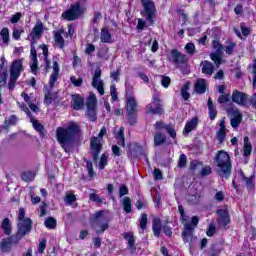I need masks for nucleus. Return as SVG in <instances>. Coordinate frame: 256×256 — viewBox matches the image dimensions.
<instances>
[{
  "label": "nucleus",
  "instance_id": "1",
  "mask_svg": "<svg viewBox=\"0 0 256 256\" xmlns=\"http://www.w3.org/2000/svg\"><path fill=\"white\" fill-rule=\"evenodd\" d=\"M80 131L81 128L75 122L70 123L66 128L58 127L56 129V139L65 153L73 151V141H75V137L79 135Z\"/></svg>",
  "mask_w": 256,
  "mask_h": 256
},
{
  "label": "nucleus",
  "instance_id": "2",
  "mask_svg": "<svg viewBox=\"0 0 256 256\" xmlns=\"http://www.w3.org/2000/svg\"><path fill=\"white\" fill-rule=\"evenodd\" d=\"M216 163L218 169V175L220 177H229V173H231V160L229 154L227 152L221 150L216 155Z\"/></svg>",
  "mask_w": 256,
  "mask_h": 256
},
{
  "label": "nucleus",
  "instance_id": "3",
  "mask_svg": "<svg viewBox=\"0 0 256 256\" xmlns=\"http://www.w3.org/2000/svg\"><path fill=\"white\" fill-rule=\"evenodd\" d=\"M103 215H105V210H100L94 213L91 217L92 227L96 233H105V231L109 229V222Z\"/></svg>",
  "mask_w": 256,
  "mask_h": 256
},
{
  "label": "nucleus",
  "instance_id": "4",
  "mask_svg": "<svg viewBox=\"0 0 256 256\" xmlns=\"http://www.w3.org/2000/svg\"><path fill=\"white\" fill-rule=\"evenodd\" d=\"M21 71H23V62L21 60H15L10 69V80L8 83L10 91L15 89V83H17V79H19Z\"/></svg>",
  "mask_w": 256,
  "mask_h": 256
},
{
  "label": "nucleus",
  "instance_id": "5",
  "mask_svg": "<svg viewBox=\"0 0 256 256\" xmlns=\"http://www.w3.org/2000/svg\"><path fill=\"white\" fill-rule=\"evenodd\" d=\"M126 111L130 125H135V123H137V100L135 97H126Z\"/></svg>",
  "mask_w": 256,
  "mask_h": 256
},
{
  "label": "nucleus",
  "instance_id": "6",
  "mask_svg": "<svg viewBox=\"0 0 256 256\" xmlns=\"http://www.w3.org/2000/svg\"><path fill=\"white\" fill-rule=\"evenodd\" d=\"M146 113L148 115L163 114V104H161V98H159V93H154L152 103L146 106Z\"/></svg>",
  "mask_w": 256,
  "mask_h": 256
},
{
  "label": "nucleus",
  "instance_id": "7",
  "mask_svg": "<svg viewBox=\"0 0 256 256\" xmlns=\"http://www.w3.org/2000/svg\"><path fill=\"white\" fill-rule=\"evenodd\" d=\"M85 10L81 8L79 3L73 4L70 9L62 13V18L66 21H75L80 15H83Z\"/></svg>",
  "mask_w": 256,
  "mask_h": 256
},
{
  "label": "nucleus",
  "instance_id": "8",
  "mask_svg": "<svg viewBox=\"0 0 256 256\" xmlns=\"http://www.w3.org/2000/svg\"><path fill=\"white\" fill-rule=\"evenodd\" d=\"M212 47L215 50V52L210 54V59H212V61H214L217 69H219V67L223 61L221 59V55H223V45H221V43H219V40H214L212 42Z\"/></svg>",
  "mask_w": 256,
  "mask_h": 256
},
{
  "label": "nucleus",
  "instance_id": "9",
  "mask_svg": "<svg viewBox=\"0 0 256 256\" xmlns=\"http://www.w3.org/2000/svg\"><path fill=\"white\" fill-rule=\"evenodd\" d=\"M32 223L33 222L30 220V218H26L25 220L18 222V231L16 233L17 239H21L22 237H25L27 233H31Z\"/></svg>",
  "mask_w": 256,
  "mask_h": 256
},
{
  "label": "nucleus",
  "instance_id": "10",
  "mask_svg": "<svg viewBox=\"0 0 256 256\" xmlns=\"http://www.w3.org/2000/svg\"><path fill=\"white\" fill-rule=\"evenodd\" d=\"M90 148L92 151L94 163H97V161L99 160V155L101 154V151L103 149V144H101V139L95 136L92 137L90 139Z\"/></svg>",
  "mask_w": 256,
  "mask_h": 256
},
{
  "label": "nucleus",
  "instance_id": "11",
  "mask_svg": "<svg viewBox=\"0 0 256 256\" xmlns=\"http://www.w3.org/2000/svg\"><path fill=\"white\" fill-rule=\"evenodd\" d=\"M144 7V13L146 14V21L153 23V15H155V2L152 0H141Z\"/></svg>",
  "mask_w": 256,
  "mask_h": 256
},
{
  "label": "nucleus",
  "instance_id": "12",
  "mask_svg": "<svg viewBox=\"0 0 256 256\" xmlns=\"http://www.w3.org/2000/svg\"><path fill=\"white\" fill-rule=\"evenodd\" d=\"M104 85L105 84L101 80V69H96L92 78V87L97 89L100 95H105V89L103 88Z\"/></svg>",
  "mask_w": 256,
  "mask_h": 256
},
{
  "label": "nucleus",
  "instance_id": "13",
  "mask_svg": "<svg viewBox=\"0 0 256 256\" xmlns=\"http://www.w3.org/2000/svg\"><path fill=\"white\" fill-rule=\"evenodd\" d=\"M43 35V23L38 22L34 28L32 29V32L30 33V41L32 45H35L38 40L41 39V36Z\"/></svg>",
  "mask_w": 256,
  "mask_h": 256
},
{
  "label": "nucleus",
  "instance_id": "14",
  "mask_svg": "<svg viewBox=\"0 0 256 256\" xmlns=\"http://www.w3.org/2000/svg\"><path fill=\"white\" fill-rule=\"evenodd\" d=\"M170 61L176 65H181L187 63V56L179 52L177 49H173L171 50Z\"/></svg>",
  "mask_w": 256,
  "mask_h": 256
},
{
  "label": "nucleus",
  "instance_id": "15",
  "mask_svg": "<svg viewBox=\"0 0 256 256\" xmlns=\"http://www.w3.org/2000/svg\"><path fill=\"white\" fill-rule=\"evenodd\" d=\"M248 99L249 98L247 97V94H245L239 90H235L232 93L233 103H237V105H240L241 107H245V105H247Z\"/></svg>",
  "mask_w": 256,
  "mask_h": 256
},
{
  "label": "nucleus",
  "instance_id": "16",
  "mask_svg": "<svg viewBox=\"0 0 256 256\" xmlns=\"http://www.w3.org/2000/svg\"><path fill=\"white\" fill-rule=\"evenodd\" d=\"M230 117H231V126L232 127H239L241 124V121L243 119V116L241 115V112H239V109L232 108L228 111Z\"/></svg>",
  "mask_w": 256,
  "mask_h": 256
},
{
  "label": "nucleus",
  "instance_id": "17",
  "mask_svg": "<svg viewBox=\"0 0 256 256\" xmlns=\"http://www.w3.org/2000/svg\"><path fill=\"white\" fill-rule=\"evenodd\" d=\"M218 224L220 227H227L231 223V218L229 217V212L225 209H219L217 211Z\"/></svg>",
  "mask_w": 256,
  "mask_h": 256
},
{
  "label": "nucleus",
  "instance_id": "18",
  "mask_svg": "<svg viewBox=\"0 0 256 256\" xmlns=\"http://www.w3.org/2000/svg\"><path fill=\"white\" fill-rule=\"evenodd\" d=\"M31 71L34 75H37V71H39V61L37 60V50L33 44L31 45Z\"/></svg>",
  "mask_w": 256,
  "mask_h": 256
},
{
  "label": "nucleus",
  "instance_id": "19",
  "mask_svg": "<svg viewBox=\"0 0 256 256\" xmlns=\"http://www.w3.org/2000/svg\"><path fill=\"white\" fill-rule=\"evenodd\" d=\"M219 130L216 133V137L219 143H223L225 141V137H227V128L225 127V119H222L219 124Z\"/></svg>",
  "mask_w": 256,
  "mask_h": 256
},
{
  "label": "nucleus",
  "instance_id": "20",
  "mask_svg": "<svg viewBox=\"0 0 256 256\" xmlns=\"http://www.w3.org/2000/svg\"><path fill=\"white\" fill-rule=\"evenodd\" d=\"M200 67H202V73H204V75L211 76L215 73V65L207 60L202 61Z\"/></svg>",
  "mask_w": 256,
  "mask_h": 256
},
{
  "label": "nucleus",
  "instance_id": "21",
  "mask_svg": "<svg viewBox=\"0 0 256 256\" xmlns=\"http://www.w3.org/2000/svg\"><path fill=\"white\" fill-rule=\"evenodd\" d=\"M57 79H59V63L54 62L53 63V73L50 76L49 84L51 89L55 87V83L57 82Z\"/></svg>",
  "mask_w": 256,
  "mask_h": 256
},
{
  "label": "nucleus",
  "instance_id": "22",
  "mask_svg": "<svg viewBox=\"0 0 256 256\" xmlns=\"http://www.w3.org/2000/svg\"><path fill=\"white\" fill-rule=\"evenodd\" d=\"M195 92L199 95L205 93L207 91V80L198 79L194 85Z\"/></svg>",
  "mask_w": 256,
  "mask_h": 256
},
{
  "label": "nucleus",
  "instance_id": "23",
  "mask_svg": "<svg viewBox=\"0 0 256 256\" xmlns=\"http://www.w3.org/2000/svg\"><path fill=\"white\" fill-rule=\"evenodd\" d=\"M184 227H185V231L182 233V237L186 243H189V241H191L193 237V234L191 233V231H193L194 228L191 225V223H185Z\"/></svg>",
  "mask_w": 256,
  "mask_h": 256
},
{
  "label": "nucleus",
  "instance_id": "24",
  "mask_svg": "<svg viewBox=\"0 0 256 256\" xmlns=\"http://www.w3.org/2000/svg\"><path fill=\"white\" fill-rule=\"evenodd\" d=\"M163 226L161 225V219L154 217L152 220V231L155 237H159L161 235V229Z\"/></svg>",
  "mask_w": 256,
  "mask_h": 256
},
{
  "label": "nucleus",
  "instance_id": "25",
  "mask_svg": "<svg viewBox=\"0 0 256 256\" xmlns=\"http://www.w3.org/2000/svg\"><path fill=\"white\" fill-rule=\"evenodd\" d=\"M63 29H60L58 32L54 33V41L60 47V49H63L65 47V39H63Z\"/></svg>",
  "mask_w": 256,
  "mask_h": 256
},
{
  "label": "nucleus",
  "instance_id": "26",
  "mask_svg": "<svg viewBox=\"0 0 256 256\" xmlns=\"http://www.w3.org/2000/svg\"><path fill=\"white\" fill-rule=\"evenodd\" d=\"M197 124H198L197 118H192L191 121L187 122L183 132L184 135H189L191 131H194V129H197Z\"/></svg>",
  "mask_w": 256,
  "mask_h": 256
},
{
  "label": "nucleus",
  "instance_id": "27",
  "mask_svg": "<svg viewBox=\"0 0 256 256\" xmlns=\"http://www.w3.org/2000/svg\"><path fill=\"white\" fill-rule=\"evenodd\" d=\"M72 107L76 111H79L83 107V97L80 95H73L72 96Z\"/></svg>",
  "mask_w": 256,
  "mask_h": 256
},
{
  "label": "nucleus",
  "instance_id": "28",
  "mask_svg": "<svg viewBox=\"0 0 256 256\" xmlns=\"http://www.w3.org/2000/svg\"><path fill=\"white\" fill-rule=\"evenodd\" d=\"M253 151V146L251 145V142L249 141V137H244V146H243V155L244 157H249L251 155V152Z\"/></svg>",
  "mask_w": 256,
  "mask_h": 256
},
{
  "label": "nucleus",
  "instance_id": "29",
  "mask_svg": "<svg viewBox=\"0 0 256 256\" xmlns=\"http://www.w3.org/2000/svg\"><path fill=\"white\" fill-rule=\"evenodd\" d=\"M115 137L118 141L117 143L121 147H125V129H123V127H121L119 131L115 133Z\"/></svg>",
  "mask_w": 256,
  "mask_h": 256
},
{
  "label": "nucleus",
  "instance_id": "30",
  "mask_svg": "<svg viewBox=\"0 0 256 256\" xmlns=\"http://www.w3.org/2000/svg\"><path fill=\"white\" fill-rule=\"evenodd\" d=\"M122 205H123V210L125 211V213H132L133 204H132L131 198H129V197L123 198Z\"/></svg>",
  "mask_w": 256,
  "mask_h": 256
},
{
  "label": "nucleus",
  "instance_id": "31",
  "mask_svg": "<svg viewBox=\"0 0 256 256\" xmlns=\"http://www.w3.org/2000/svg\"><path fill=\"white\" fill-rule=\"evenodd\" d=\"M100 39L101 43H111V33H109V29L102 28Z\"/></svg>",
  "mask_w": 256,
  "mask_h": 256
},
{
  "label": "nucleus",
  "instance_id": "32",
  "mask_svg": "<svg viewBox=\"0 0 256 256\" xmlns=\"http://www.w3.org/2000/svg\"><path fill=\"white\" fill-rule=\"evenodd\" d=\"M37 174L33 171H26L21 174L22 181H25V183H31L35 179Z\"/></svg>",
  "mask_w": 256,
  "mask_h": 256
},
{
  "label": "nucleus",
  "instance_id": "33",
  "mask_svg": "<svg viewBox=\"0 0 256 256\" xmlns=\"http://www.w3.org/2000/svg\"><path fill=\"white\" fill-rule=\"evenodd\" d=\"M30 121H31L35 131L40 133V135H43V132L45 131L43 124L39 123V121L32 116L30 117Z\"/></svg>",
  "mask_w": 256,
  "mask_h": 256
},
{
  "label": "nucleus",
  "instance_id": "34",
  "mask_svg": "<svg viewBox=\"0 0 256 256\" xmlns=\"http://www.w3.org/2000/svg\"><path fill=\"white\" fill-rule=\"evenodd\" d=\"M75 201H77V197L75 196V194L72 191H67L64 197V202L66 203V205H73Z\"/></svg>",
  "mask_w": 256,
  "mask_h": 256
},
{
  "label": "nucleus",
  "instance_id": "35",
  "mask_svg": "<svg viewBox=\"0 0 256 256\" xmlns=\"http://www.w3.org/2000/svg\"><path fill=\"white\" fill-rule=\"evenodd\" d=\"M166 139L167 137L165 136V134L157 132L154 136V145L156 147H159V145H163V143H165Z\"/></svg>",
  "mask_w": 256,
  "mask_h": 256
},
{
  "label": "nucleus",
  "instance_id": "36",
  "mask_svg": "<svg viewBox=\"0 0 256 256\" xmlns=\"http://www.w3.org/2000/svg\"><path fill=\"white\" fill-rule=\"evenodd\" d=\"M17 116L11 115L9 118L5 119L3 128L4 129H9V127H13V125H17Z\"/></svg>",
  "mask_w": 256,
  "mask_h": 256
},
{
  "label": "nucleus",
  "instance_id": "37",
  "mask_svg": "<svg viewBox=\"0 0 256 256\" xmlns=\"http://www.w3.org/2000/svg\"><path fill=\"white\" fill-rule=\"evenodd\" d=\"M191 87V82H187L184 84V86L181 89V95L184 101H187L189 97H191V94H189V89Z\"/></svg>",
  "mask_w": 256,
  "mask_h": 256
},
{
  "label": "nucleus",
  "instance_id": "38",
  "mask_svg": "<svg viewBox=\"0 0 256 256\" xmlns=\"http://www.w3.org/2000/svg\"><path fill=\"white\" fill-rule=\"evenodd\" d=\"M0 249L3 253H7L11 249V238L3 239L0 243Z\"/></svg>",
  "mask_w": 256,
  "mask_h": 256
},
{
  "label": "nucleus",
  "instance_id": "39",
  "mask_svg": "<svg viewBox=\"0 0 256 256\" xmlns=\"http://www.w3.org/2000/svg\"><path fill=\"white\" fill-rule=\"evenodd\" d=\"M2 229L5 235H11V220H9V218H5L2 221Z\"/></svg>",
  "mask_w": 256,
  "mask_h": 256
},
{
  "label": "nucleus",
  "instance_id": "40",
  "mask_svg": "<svg viewBox=\"0 0 256 256\" xmlns=\"http://www.w3.org/2000/svg\"><path fill=\"white\" fill-rule=\"evenodd\" d=\"M44 225L47 229H55V227H57V220L53 217H48L44 221Z\"/></svg>",
  "mask_w": 256,
  "mask_h": 256
},
{
  "label": "nucleus",
  "instance_id": "41",
  "mask_svg": "<svg viewBox=\"0 0 256 256\" xmlns=\"http://www.w3.org/2000/svg\"><path fill=\"white\" fill-rule=\"evenodd\" d=\"M87 107L95 109L97 107V96L95 94H90L87 100Z\"/></svg>",
  "mask_w": 256,
  "mask_h": 256
},
{
  "label": "nucleus",
  "instance_id": "42",
  "mask_svg": "<svg viewBox=\"0 0 256 256\" xmlns=\"http://www.w3.org/2000/svg\"><path fill=\"white\" fill-rule=\"evenodd\" d=\"M124 239H126L131 249H135V237L131 233L124 234Z\"/></svg>",
  "mask_w": 256,
  "mask_h": 256
},
{
  "label": "nucleus",
  "instance_id": "43",
  "mask_svg": "<svg viewBox=\"0 0 256 256\" xmlns=\"http://www.w3.org/2000/svg\"><path fill=\"white\" fill-rule=\"evenodd\" d=\"M247 189H253L255 187V176L246 177L244 180Z\"/></svg>",
  "mask_w": 256,
  "mask_h": 256
},
{
  "label": "nucleus",
  "instance_id": "44",
  "mask_svg": "<svg viewBox=\"0 0 256 256\" xmlns=\"http://www.w3.org/2000/svg\"><path fill=\"white\" fill-rule=\"evenodd\" d=\"M70 81L74 87H81V85H83V78L81 77L77 78L75 76H71Z\"/></svg>",
  "mask_w": 256,
  "mask_h": 256
},
{
  "label": "nucleus",
  "instance_id": "45",
  "mask_svg": "<svg viewBox=\"0 0 256 256\" xmlns=\"http://www.w3.org/2000/svg\"><path fill=\"white\" fill-rule=\"evenodd\" d=\"M3 43H9V28H3L0 32Z\"/></svg>",
  "mask_w": 256,
  "mask_h": 256
},
{
  "label": "nucleus",
  "instance_id": "46",
  "mask_svg": "<svg viewBox=\"0 0 256 256\" xmlns=\"http://www.w3.org/2000/svg\"><path fill=\"white\" fill-rule=\"evenodd\" d=\"M187 166V156L185 154H181L178 160V167L183 169Z\"/></svg>",
  "mask_w": 256,
  "mask_h": 256
},
{
  "label": "nucleus",
  "instance_id": "47",
  "mask_svg": "<svg viewBox=\"0 0 256 256\" xmlns=\"http://www.w3.org/2000/svg\"><path fill=\"white\" fill-rule=\"evenodd\" d=\"M165 129L170 137H172V139H175L177 137V133L175 132V127H173V125H166Z\"/></svg>",
  "mask_w": 256,
  "mask_h": 256
},
{
  "label": "nucleus",
  "instance_id": "48",
  "mask_svg": "<svg viewBox=\"0 0 256 256\" xmlns=\"http://www.w3.org/2000/svg\"><path fill=\"white\" fill-rule=\"evenodd\" d=\"M110 95L112 97V101H117L119 99L117 97V88L115 87V84L110 86Z\"/></svg>",
  "mask_w": 256,
  "mask_h": 256
},
{
  "label": "nucleus",
  "instance_id": "49",
  "mask_svg": "<svg viewBox=\"0 0 256 256\" xmlns=\"http://www.w3.org/2000/svg\"><path fill=\"white\" fill-rule=\"evenodd\" d=\"M7 84V72L0 71V89Z\"/></svg>",
  "mask_w": 256,
  "mask_h": 256
},
{
  "label": "nucleus",
  "instance_id": "50",
  "mask_svg": "<svg viewBox=\"0 0 256 256\" xmlns=\"http://www.w3.org/2000/svg\"><path fill=\"white\" fill-rule=\"evenodd\" d=\"M140 228L142 230L147 229V214H142L140 219Z\"/></svg>",
  "mask_w": 256,
  "mask_h": 256
},
{
  "label": "nucleus",
  "instance_id": "51",
  "mask_svg": "<svg viewBox=\"0 0 256 256\" xmlns=\"http://www.w3.org/2000/svg\"><path fill=\"white\" fill-rule=\"evenodd\" d=\"M236 44L235 42H229V44L226 46L225 52L227 55H233V50L235 49Z\"/></svg>",
  "mask_w": 256,
  "mask_h": 256
},
{
  "label": "nucleus",
  "instance_id": "52",
  "mask_svg": "<svg viewBox=\"0 0 256 256\" xmlns=\"http://www.w3.org/2000/svg\"><path fill=\"white\" fill-rule=\"evenodd\" d=\"M21 33H24L23 29H14L12 34L13 39L19 41L21 39Z\"/></svg>",
  "mask_w": 256,
  "mask_h": 256
},
{
  "label": "nucleus",
  "instance_id": "53",
  "mask_svg": "<svg viewBox=\"0 0 256 256\" xmlns=\"http://www.w3.org/2000/svg\"><path fill=\"white\" fill-rule=\"evenodd\" d=\"M240 29H241L242 35H244V37H247L251 34V30H249V28L247 26H245V23L240 24Z\"/></svg>",
  "mask_w": 256,
  "mask_h": 256
},
{
  "label": "nucleus",
  "instance_id": "54",
  "mask_svg": "<svg viewBox=\"0 0 256 256\" xmlns=\"http://www.w3.org/2000/svg\"><path fill=\"white\" fill-rule=\"evenodd\" d=\"M105 166H107V155L102 154L100 158L99 169H105Z\"/></svg>",
  "mask_w": 256,
  "mask_h": 256
},
{
  "label": "nucleus",
  "instance_id": "55",
  "mask_svg": "<svg viewBox=\"0 0 256 256\" xmlns=\"http://www.w3.org/2000/svg\"><path fill=\"white\" fill-rule=\"evenodd\" d=\"M89 199L90 201H94L95 203H103V199H101V197H99L97 194L95 193H91L89 195Z\"/></svg>",
  "mask_w": 256,
  "mask_h": 256
},
{
  "label": "nucleus",
  "instance_id": "56",
  "mask_svg": "<svg viewBox=\"0 0 256 256\" xmlns=\"http://www.w3.org/2000/svg\"><path fill=\"white\" fill-rule=\"evenodd\" d=\"M161 85L167 89L171 85V78L168 76H162Z\"/></svg>",
  "mask_w": 256,
  "mask_h": 256
},
{
  "label": "nucleus",
  "instance_id": "57",
  "mask_svg": "<svg viewBox=\"0 0 256 256\" xmlns=\"http://www.w3.org/2000/svg\"><path fill=\"white\" fill-rule=\"evenodd\" d=\"M125 195H129V189L125 185H121L119 188V197H123Z\"/></svg>",
  "mask_w": 256,
  "mask_h": 256
},
{
  "label": "nucleus",
  "instance_id": "58",
  "mask_svg": "<svg viewBox=\"0 0 256 256\" xmlns=\"http://www.w3.org/2000/svg\"><path fill=\"white\" fill-rule=\"evenodd\" d=\"M185 50L187 51V53L189 55H193V53H195V44L193 43H188L186 46H185Z\"/></svg>",
  "mask_w": 256,
  "mask_h": 256
},
{
  "label": "nucleus",
  "instance_id": "59",
  "mask_svg": "<svg viewBox=\"0 0 256 256\" xmlns=\"http://www.w3.org/2000/svg\"><path fill=\"white\" fill-rule=\"evenodd\" d=\"M206 233H207L208 237H213V235H215V223H211L209 225Z\"/></svg>",
  "mask_w": 256,
  "mask_h": 256
},
{
  "label": "nucleus",
  "instance_id": "60",
  "mask_svg": "<svg viewBox=\"0 0 256 256\" xmlns=\"http://www.w3.org/2000/svg\"><path fill=\"white\" fill-rule=\"evenodd\" d=\"M252 73L254 75L253 77V88L256 89V60H254L252 64Z\"/></svg>",
  "mask_w": 256,
  "mask_h": 256
},
{
  "label": "nucleus",
  "instance_id": "61",
  "mask_svg": "<svg viewBox=\"0 0 256 256\" xmlns=\"http://www.w3.org/2000/svg\"><path fill=\"white\" fill-rule=\"evenodd\" d=\"M25 209L24 208H20L19 209V213H18V223L21 221H25Z\"/></svg>",
  "mask_w": 256,
  "mask_h": 256
},
{
  "label": "nucleus",
  "instance_id": "62",
  "mask_svg": "<svg viewBox=\"0 0 256 256\" xmlns=\"http://www.w3.org/2000/svg\"><path fill=\"white\" fill-rule=\"evenodd\" d=\"M202 177H207V175H211V168L209 166H205L201 170Z\"/></svg>",
  "mask_w": 256,
  "mask_h": 256
},
{
  "label": "nucleus",
  "instance_id": "63",
  "mask_svg": "<svg viewBox=\"0 0 256 256\" xmlns=\"http://www.w3.org/2000/svg\"><path fill=\"white\" fill-rule=\"evenodd\" d=\"M229 101V94H222L218 98V103H227Z\"/></svg>",
  "mask_w": 256,
  "mask_h": 256
},
{
  "label": "nucleus",
  "instance_id": "64",
  "mask_svg": "<svg viewBox=\"0 0 256 256\" xmlns=\"http://www.w3.org/2000/svg\"><path fill=\"white\" fill-rule=\"evenodd\" d=\"M88 115L91 121H95V108H88Z\"/></svg>",
  "mask_w": 256,
  "mask_h": 256
}]
</instances>
